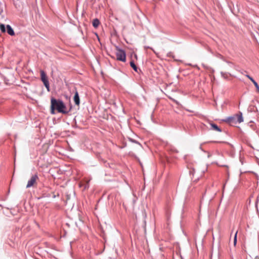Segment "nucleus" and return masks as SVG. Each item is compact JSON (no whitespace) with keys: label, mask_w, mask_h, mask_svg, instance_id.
Listing matches in <instances>:
<instances>
[{"label":"nucleus","mask_w":259,"mask_h":259,"mask_svg":"<svg viewBox=\"0 0 259 259\" xmlns=\"http://www.w3.org/2000/svg\"><path fill=\"white\" fill-rule=\"evenodd\" d=\"M131 141H132L133 142H134V143H137L135 140H131Z\"/></svg>","instance_id":"18"},{"label":"nucleus","mask_w":259,"mask_h":259,"mask_svg":"<svg viewBox=\"0 0 259 259\" xmlns=\"http://www.w3.org/2000/svg\"><path fill=\"white\" fill-rule=\"evenodd\" d=\"M42 82L44 83V85L47 89V91L48 92H49L50 90V84H49V82L48 79L47 80L44 81Z\"/></svg>","instance_id":"12"},{"label":"nucleus","mask_w":259,"mask_h":259,"mask_svg":"<svg viewBox=\"0 0 259 259\" xmlns=\"http://www.w3.org/2000/svg\"><path fill=\"white\" fill-rule=\"evenodd\" d=\"M6 27L7 33L11 36H14L15 35V32L12 27L10 25H7Z\"/></svg>","instance_id":"7"},{"label":"nucleus","mask_w":259,"mask_h":259,"mask_svg":"<svg viewBox=\"0 0 259 259\" xmlns=\"http://www.w3.org/2000/svg\"><path fill=\"white\" fill-rule=\"evenodd\" d=\"M40 77L42 82L48 79L45 72L43 70H40Z\"/></svg>","instance_id":"9"},{"label":"nucleus","mask_w":259,"mask_h":259,"mask_svg":"<svg viewBox=\"0 0 259 259\" xmlns=\"http://www.w3.org/2000/svg\"><path fill=\"white\" fill-rule=\"evenodd\" d=\"M116 57L118 61L125 62L126 61V53L125 51L120 49L119 47L116 46Z\"/></svg>","instance_id":"3"},{"label":"nucleus","mask_w":259,"mask_h":259,"mask_svg":"<svg viewBox=\"0 0 259 259\" xmlns=\"http://www.w3.org/2000/svg\"><path fill=\"white\" fill-rule=\"evenodd\" d=\"M221 75H222V76L225 78L226 77V73H224L223 72H221Z\"/></svg>","instance_id":"16"},{"label":"nucleus","mask_w":259,"mask_h":259,"mask_svg":"<svg viewBox=\"0 0 259 259\" xmlns=\"http://www.w3.org/2000/svg\"><path fill=\"white\" fill-rule=\"evenodd\" d=\"M100 23V21L97 18L94 19L92 22L93 26L96 28L99 26Z\"/></svg>","instance_id":"10"},{"label":"nucleus","mask_w":259,"mask_h":259,"mask_svg":"<svg viewBox=\"0 0 259 259\" xmlns=\"http://www.w3.org/2000/svg\"><path fill=\"white\" fill-rule=\"evenodd\" d=\"M0 29L2 32H6L5 25L3 24H0Z\"/></svg>","instance_id":"14"},{"label":"nucleus","mask_w":259,"mask_h":259,"mask_svg":"<svg viewBox=\"0 0 259 259\" xmlns=\"http://www.w3.org/2000/svg\"><path fill=\"white\" fill-rule=\"evenodd\" d=\"M172 53L171 52H169V53L167 54V56L168 57H174L172 56Z\"/></svg>","instance_id":"17"},{"label":"nucleus","mask_w":259,"mask_h":259,"mask_svg":"<svg viewBox=\"0 0 259 259\" xmlns=\"http://www.w3.org/2000/svg\"><path fill=\"white\" fill-rule=\"evenodd\" d=\"M56 197V195H55V194H54V195H53V197L54 198H55Z\"/></svg>","instance_id":"19"},{"label":"nucleus","mask_w":259,"mask_h":259,"mask_svg":"<svg viewBox=\"0 0 259 259\" xmlns=\"http://www.w3.org/2000/svg\"><path fill=\"white\" fill-rule=\"evenodd\" d=\"M39 179L38 175L37 174H35L33 175L30 180H28L27 182V184L26 185V188H28L31 187H32L36 183V181Z\"/></svg>","instance_id":"4"},{"label":"nucleus","mask_w":259,"mask_h":259,"mask_svg":"<svg viewBox=\"0 0 259 259\" xmlns=\"http://www.w3.org/2000/svg\"><path fill=\"white\" fill-rule=\"evenodd\" d=\"M210 128L212 130L216 131L219 132H222L221 129L215 123H210Z\"/></svg>","instance_id":"8"},{"label":"nucleus","mask_w":259,"mask_h":259,"mask_svg":"<svg viewBox=\"0 0 259 259\" xmlns=\"http://www.w3.org/2000/svg\"><path fill=\"white\" fill-rule=\"evenodd\" d=\"M90 180H88L85 182V183L83 184V190L88 189L90 187Z\"/></svg>","instance_id":"13"},{"label":"nucleus","mask_w":259,"mask_h":259,"mask_svg":"<svg viewBox=\"0 0 259 259\" xmlns=\"http://www.w3.org/2000/svg\"><path fill=\"white\" fill-rule=\"evenodd\" d=\"M51 103V113L52 114L55 113V110H56L59 113L62 114H68L70 111V109L69 110H66V106L61 100L52 98Z\"/></svg>","instance_id":"1"},{"label":"nucleus","mask_w":259,"mask_h":259,"mask_svg":"<svg viewBox=\"0 0 259 259\" xmlns=\"http://www.w3.org/2000/svg\"><path fill=\"white\" fill-rule=\"evenodd\" d=\"M223 122L229 124L230 125L234 126L238 123H241L243 121V118L241 112L236 114L232 116L227 117L222 120Z\"/></svg>","instance_id":"2"},{"label":"nucleus","mask_w":259,"mask_h":259,"mask_svg":"<svg viewBox=\"0 0 259 259\" xmlns=\"http://www.w3.org/2000/svg\"><path fill=\"white\" fill-rule=\"evenodd\" d=\"M74 102L75 104V105L79 106L80 104V99L79 97V94L78 93V92L75 90V94L73 98Z\"/></svg>","instance_id":"5"},{"label":"nucleus","mask_w":259,"mask_h":259,"mask_svg":"<svg viewBox=\"0 0 259 259\" xmlns=\"http://www.w3.org/2000/svg\"><path fill=\"white\" fill-rule=\"evenodd\" d=\"M246 76L252 81V84L254 85L257 90V91L259 93V85L257 84V83L255 81V80L249 75H246Z\"/></svg>","instance_id":"6"},{"label":"nucleus","mask_w":259,"mask_h":259,"mask_svg":"<svg viewBox=\"0 0 259 259\" xmlns=\"http://www.w3.org/2000/svg\"><path fill=\"white\" fill-rule=\"evenodd\" d=\"M130 65L133 68V69L136 71V72H138V67H137V66L136 65L134 61L133 60H132L131 62H130Z\"/></svg>","instance_id":"11"},{"label":"nucleus","mask_w":259,"mask_h":259,"mask_svg":"<svg viewBox=\"0 0 259 259\" xmlns=\"http://www.w3.org/2000/svg\"><path fill=\"white\" fill-rule=\"evenodd\" d=\"M2 5V3L0 2V7H1Z\"/></svg>","instance_id":"20"},{"label":"nucleus","mask_w":259,"mask_h":259,"mask_svg":"<svg viewBox=\"0 0 259 259\" xmlns=\"http://www.w3.org/2000/svg\"><path fill=\"white\" fill-rule=\"evenodd\" d=\"M237 233H238V231H236L234 237V245H236V242H237Z\"/></svg>","instance_id":"15"}]
</instances>
